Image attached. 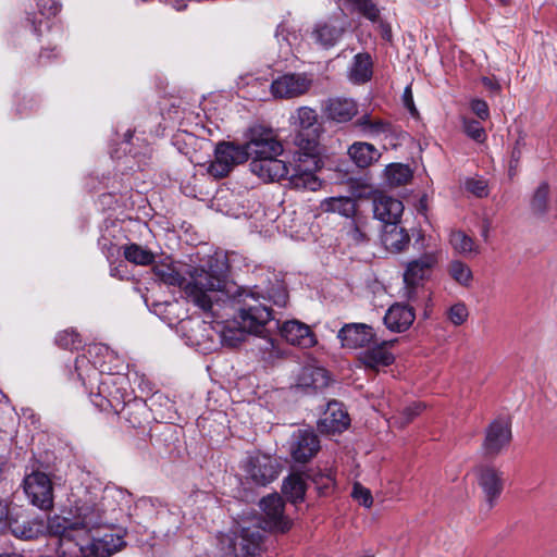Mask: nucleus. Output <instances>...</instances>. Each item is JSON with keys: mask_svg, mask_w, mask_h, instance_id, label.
<instances>
[{"mask_svg": "<svg viewBox=\"0 0 557 557\" xmlns=\"http://www.w3.org/2000/svg\"><path fill=\"white\" fill-rule=\"evenodd\" d=\"M129 495L114 485L103 486L90 474L71 486L67 505L48 519L49 531L58 537V557H110L123 545V535L103 533L122 517Z\"/></svg>", "mask_w": 557, "mask_h": 557, "instance_id": "obj_1", "label": "nucleus"}, {"mask_svg": "<svg viewBox=\"0 0 557 557\" xmlns=\"http://www.w3.org/2000/svg\"><path fill=\"white\" fill-rule=\"evenodd\" d=\"M152 271L160 282L183 288L185 298L202 312L219 314L220 308L230 300L227 263L222 256H210L191 268L188 281L171 261L154 264Z\"/></svg>", "mask_w": 557, "mask_h": 557, "instance_id": "obj_2", "label": "nucleus"}, {"mask_svg": "<svg viewBox=\"0 0 557 557\" xmlns=\"http://www.w3.org/2000/svg\"><path fill=\"white\" fill-rule=\"evenodd\" d=\"M89 356L102 357L90 363L86 356L77 357L75 370L83 385L89 391L91 403L100 410L116 409L115 403L123 398L121 393L125 377L120 375L124 369L123 361L106 345H94L88 349Z\"/></svg>", "mask_w": 557, "mask_h": 557, "instance_id": "obj_3", "label": "nucleus"}, {"mask_svg": "<svg viewBox=\"0 0 557 557\" xmlns=\"http://www.w3.org/2000/svg\"><path fill=\"white\" fill-rule=\"evenodd\" d=\"M318 121L315 110L309 107H300L290 116L292 125L297 128L294 144L297 150L293 157V174L289 185L298 190L315 191L321 187V181L315 175L321 168L318 156V141L312 129Z\"/></svg>", "mask_w": 557, "mask_h": 557, "instance_id": "obj_4", "label": "nucleus"}, {"mask_svg": "<svg viewBox=\"0 0 557 557\" xmlns=\"http://www.w3.org/2000/svg\"><path fill=\"white\" fill-rule=\"evenodd\" d=\"M262 511L261 525L240 524L232 530L231 535H224L221 543H227L235 557H253L263 548L262 530L286 532L292 521L284 513V503L280 495L272 494L260 500Z\"/></svg>", "mask_w": 557, "mask_h": 557, "instance_id": "obj_5", "label": "nucleus"}, {"mask_svg": "<svg viewBox=\"0 0 557 557\" xmlns=\"http://www.w3.org/2000/svg\"><path fill=\"white\" fill-rule=\"evenodd\" d=\"M210 317L211 321L188 320L181 323V330L186 337V345L196 347L203 354L216 349L221 344L235 347L244 341L246 331L236 321H220L221 318Z\"/></svg>", "mask_w": 557, "mask_h": 557, "instance_id": "obj_6", "label": "nucleus"}, {"mask_svg": "<svg viewBox=\"0 0 557 557\" xmlns=\"http://www.w3.org/2000/svg\"><path fill=\"white\" fill-rule=\"evenodd\" d=\"M228 301L219 310V314L212 317L223 318L228 315V309L237 306L236 323L249 334H261L265 324L272 320L271 309L260 300L252 292H240L234 295V286L227 281Z\"/></svg>", "mask_w": 557, "mask_h": 557, "instance_id": "obj_7", "label": "nucleus"}, {"mask_svg": "<svg viewBox=\"0 0 557 557\" xmlns=\"http://www.w3.org/2000/svg\"><path fill=\"white\" fill-rule=\"evenodd\" d=\"M422 247L424 252L410 260L406 264L404 272L405 296L408 299L414 297L416 287L431 276L433 269L442 258L441 246L433 243L431 238L425 242V238L422 236Z\"/></svg>", "mask_w": 557, "mask_h": 557, "instance_id": "obj_8", "label": "nucleus"}, {"mask_svg": "<svg viewBox=\"0 0 557 557\" xmlns=\"http://www.w3.org/2000/svg\"><path fill=\"white\" fill-rule=\"evenodd\" d=\"M246 141L243 145L247 160L261 157L282 154L284 147L276 132L263 125H253L245 133Z\"/></svg>", "mask_w": 557, "mask_h": 557, "instance_id": "obj_9", "label": "nucleus"}, {"mask_svg": "<svg viewBox=\"0 0 557 557\" xmlns=\"http://www.w3.org/2000/svg\"><path fill=\"white\" fill-rule=\"evenodd\" d=\"M247 161L243 145L230 141L219 143L214 149V159L209 162L207 172L214 178L226 176L236 164Z\"/></svg>", "mask_w": 557, "mask_h": 557, "instance_id": "obj_10", "label": "nucleus"}, {"mask_svg": "<svg viewBox=\"0 0 557 557\" xmlns=\"http://www.w3.org/2000/svg\"><path fill=\"white\" fill-rule=\"evenodd\" d=\"M313 84L310 73H284L274 78L270 86L271 95L278 99H293L307 94Z\"/></svg>", "mask_w": 557, "mask_h": 557, "instance_id": "obj_11", "label": "nucleus"}, {"mask_svg": "<svg viewBox=\"0 0 557 557\" xmlns=\"http://www.w3.org/2000/svg\"><path fill=\"white\" fill-rule=\"evenodd\" d=\"M23 488L28 500L36 507L47 510L53 506V487L50 478L40 471L27 474Z\"/></svg>", "mask_w": 557, "mask_h": 557, "instance_id": "obj_12", "label": "nucleus"}, {"mask_svg": "<svg viewBox=\"0 0 557 557\" xmlns=\"http://www.w3.org/2000/svg\"><path fill=\"white\" fill-rule=\"evenodd\" d=\"M244 470L247 479L257 485L265 486L277 478L280 467L273 457L256 453L247 457Z\"/></svg>", "mask_w": 557, "mask_h": 557, "instance_id": "obj_13", "label": "nucleus"}, {"mask_svg": "<svg viewBox=\"0 0 557 557\" xmlns=\"http://www.w3.org/2000/svg\"><path fill=\"white\" fill-rule=\"evenodd\" d=\"M281 154L252 159L249 168L252 174L264 182H277L288 174L287 163L281 160Z\"/></svg>", "mask_w": 557, "mask_h": 557, "instance_id": "obj_14", "label": "nucleus"}, {"mask_svg": "<svg viewBox=\"0 0 557 557\" xmlns=\"http://www.w3.org/2000/svg\"><path fill=\"white\" fill-rule=\"evenodd\" d=\"M319 448V438L311 430H297L290 438L289 451L297 462H307L318 453Z\"/></svg>", "mask_w": 557, "mask_h": 557, "instance_id": "obj_15", "label": "nucleus"}, {"mask_svg": "<svg viewBox=\"0 0 557 557\" xmlns=\"http://www.w3.org/2000/svg\"><path fill=\"white\" fill-rule=\"evenodd\" d=\"M510 441L509 422L505 419H496L486 429L483 450L486 455H497L509 445Z\"/></svg>", "mask_w": 557, "mask_h": 557, "instance_id": "obj_16", "label": "nucleus"}, {"mask_svg": "<svg viewBox=\"0 0 557 557\" xmlns=\"http://www.w3.org/2000/svg\"><path fill=\"white\" fill-rule=\"evenodd\" d=\"M345 33V22L331 17L324 21H319L312 32L311 38L315 44L324 49L334 47L343 37Z\"/></svg>", "mask_w": 557, "mask_h": 557, "instance_id": "obj_17", "label": "nucleus"}, {"mask_svg": "<svg viewBox=\"0 0 557 557\" xmlns=\"http://www.w3.org/2000/svg\"><path fill=\"white\" fill-rule=\"evenodd\" d=\"M343 347L362 348L369 346L375 338L372 326L364 323L345 324L337 334Z\"/></svg>", "mask_w": 557, "mask_h": 557, "instance_id": "obj_18", "label": "nucleus"}, {"mask_svg": "<svg viewBox=\"0 0 557 557\" xmlns=\"http://www.w3.org/2000/svg\"><path fill=\"white\" fill-rule=\"evenodd\" d=\"M280 334L288 344L300 348H311L318 343L310 326L298 320L285 321L280 326Z\"/></svg>", "mask_w": 557, "mask_h": 557, "instance_id": "obj_19", "label": "nucleus"}, {"mask_svg": "<svg viewBox=\"0 0 557 557\" xmlns=\"http://www.w3.org/2000/svg\"><path fill=\"white\" fill-rule=\"evenodd\" d=\"M350 424V419L343 405L333 400L327 404L326 410L318 421V429L321 433H342Z\"/></svg>", "mask_w": 557, "mask_h": 557, "instance_id": "obj_20", "label": "nucleus"}, {"mask_svg": "<svg viewBox=\"0 0 557 557\" xmlns=\"http://www.w3.org/2000/svg\"><path fill=\"white\" fill-rule=\"evenodd\" d=\"M475 472L478 484L483 490L488 507L492 508L503 490L502 474L490 466H481Z\"/></svg>", "mask_w": 557, "mask_h": 557, "instance_id": "obj_21", "label": "nucleus"}, {"mask_svg": "<svg viewBox=\"0 0 557 557\" xmlns=\"http://www.w3.org/2000/svg\"><path fill=\"white\" fill-rule=\"evenodd\" d=\"M404 205L400 200L387 195H379L373 200L374 218L386 225H394L400 221Z\"/></svg>", "mask_w": 557, "mask_h": 557, "instance_id": "obj_22", "label": "nucleus"}, {"mask_svg": "<svg viewBox=\"0 0 557 557\" xmlns=\"http://www.w3.org/2000/svg\"><path fill=\"white\" fill-rule=\"evenodd\" d=\"M414 319L416 314L410 306L396 302L387 309L384 324L389 331L401 333L411 326Z\"/></svg>", "mask_w": 557, "mask_h": 557, "instance_id": "obj_23", "label": "nucleus"}, {"mask_svg": "<svg viewBox=\"0 0 557 557\" xmlns=\"http://www.w3.org/2000/svg\"><path fill=\"white\" fill-rule=\"evenodd\" d=\"M394 341L383 342L364 351L359 356V360L367 367L373 370H379L381 367H387L395 360L394 355L388 350V346L393 345Z\"/></svg>", "mask_w": 557, "mask_h": 557, "instance_id": "obj_24", "label": "nucleus"}, {"mask_svg": "<svg viewBox=\"0 0 557 557\" xmlns=\"http://www.w3.org/2000/svg\"><path fill=\"white\" fill-rule=\"evenodd\" d=\"M329 383V372L324 368L315 366L304 367L296 381L297 386L305 391H319L326 387Z\"/></svg>", "mask_w": 557, "mask_h": 557, "instance_id": "obj_25", "label": "nucleus"}, {"mask_svg": "<svg viewBox=\"0 0 557 557\" xmlns=\"http://www.w3.org/2000/svg\"><path fill=\"white\" fill-rule=\"evenodd\" d=\"M153 313L159 315L165 323H168L170 326L177 324V333L182 335L183 338L186 339V337L183 335V332L181 330V323L183 321L194 320L193 318H185L183 317L185 314L183 306L180 301H165V302H157L153 304Z\"/></svg>", "mask_w": 557, "mask_h": 557, "instance_id": "obj_26", "label": "nucleus"}, {"mask_svg": "<svg viewBox=\"0 0 557 557\" xmlns=\"http://www.w3.org/2000/svg\"><path fill=\"white\" fill-rule=\"evenodd\" d=\"M9 528L12 534L22 540H34L44 534L47 530L53 535L48 529V522L45 523L42 520L28 519V520H14L9 522Z\"/></svg>", "mask_w": 557, "mask_h": 557, "instance_id": "obj_27", "label": "nucleus"}, {"mask_svg": "<svg viewBox=\"0 0 557 557\" xmlns=\"http://www.w3.org/2000/svg\"><path fill=\"white\" fill-rule=\"evenodd\" d=\"M325 113L333 121L348 122L357 114V104L351 99L333 98L327 101Z\"/></svg>", "mask_w": 557, "mask_h": 557, "instance_id": "obj_28", "label": "nucleus"}, {"mask_svg": "<svg viewBox=\"0 0 557 557\" xmlns=\"http://www.w3.org/2000/svg\"><path fill=\"white\" fill-rule=\"evenodd\" d=\"M348 154L351 161L361 169L370 166L381 157L380 151L372 144L364 141L354 143L348 148Z\"/></svg>", "mask_w": 557, "mask_h": 557, "instance_id": "obj_29", "label": "nucleus"}, {"mask_svg": "<svg viewBox=\"0 0 557 557\" xmlns=\"http://www.w3.org/2000/svg\"><path fill=\"white\" fill-rule=\"evenodd\" d=\"M409 242L410 237L405 228L397 226V224L385 226L382 243L387 250L400 252L408 246Z\"/></svg>", "mask_w": 557, "mask_h": 557, "instance_id": "obj_30", "label": "nucleus"}, {"mask_svg": "<svg viewBox=\"0 0 557 557\" xmlns=\"http://www.w3.org/2000/svg\"><path fill=\"white\" fill-rule=\"evenodd\" d=\"M321 210L327 213H338L345 218H351L356 212V202L351 197H330L321 201Z\"/></svg>", "mask_w": 557, "mask_h": 557, "instance_id": "obj_31", "label": "nucleus"}, {"mask_svg": "<svg viewBox=\"0 0 557 557\" xmlns=\"http://www.w3.org/2000/svg\"><path fill=\"white\" fill-rule=\"evenodd\" d=\"M372 76V60L368 53H358L354 57L349 69V79L356 84L368 82Z\"/></svg>", "mask_w": 557, "mask_h": 557, "instance_id": "obj_32", "label": "nucleus"}, {"mask_svg": "<svg viewBox=\"0 0 557 557\" xmlns=\"http://www.w3.org/2000/svg\"><path fill=\"white\" fill-rule=\"evenodd\" d=\"M356 124L366 136L371 138H376L381 135H387L391 133L389 123L381 119H373L369 114L360 116Z\"/></svg>", "mask_w": 557, "mask_h": 557, "instance_id": "obj_33", "label": "nucleus"}, {"mask_svg": "<svg viewBox=\"0 0 557 557\" xmlns=\"http://www.w3.org/2000/svg\"><path fill=\"white\" fill-rule=\"evenodd\" d=\"M282 492L293 504L302 502L306 494V482L299 474H292L284 480Z\"/></svg>", "mask_w": 557, "mask_h": 557, "instance_id": "obj_34", "label": "nucleus"}, {"mask_svg": "<svg viewBox=\"0 0 557 557\" xmlns=\"http://www.w3.org/2000/svg\"><path fill=\"white\" fill-rule=\"evenodd\" d=\"M449 244L456 253L463 257L476 255L479 252V248L474 240L461 231H454L450 233Z\"/></svg>", "mask_w": 557, "mask_h": 557, "instance_id": "obj_35", "label": "nucleus"}, {"mask_svg": "<svg viewBox=\"0 0 557 557\" xmlns=\"http://www.w3.org/2000/svg\"><path fill=\"white\" fill-rule=\"evenodd\" d=\"M123 252L127 261L137 265H148L154 261L153 252L138 244L125 245Z\"/></svg>", "mask_w": 557, "mask_h": 557, "instance_id": "obj_36", "label": "nucleus"}, {"mask_svg": "<svg viewBox=\"0 0 557 557\" xmlns=\"http://www.w3.org/2000/svg\"><path fill=\"white\" fill-rule=\"evenodd\" d=\"M449 276L460 286L469 287L473 281L472 270L460 260H453L448 264Z\"/></svg>", "mask_w": 557, "mask_h": 557, "instance_id": "obj_37", "label": "nucleus"}, {"mask_svg": "<svg viewBox=\"0 0 557 557\" xmlns=\"http://www.w3.org/2000/svg\"><path fill=\"white\" fill-rule=\"evenodd\" d=\"M260 357L268 363H275L286 357V351L274 339L264 337L260 344Z\"/></svg>", "mask_w": 557, "mask_h": 557, "instance_id": "obj_38", "label": "nucleus"}, {"mask_svg": "<svg viewBox=\"0 0 557 557\" xmlns=\"http://www.w3.org/2000/svg\"><path fill=\"white\" fill-rule=\"evenodd\" d=\"M385 176L391 185L400 186L411 180L412 172L408 165L392 163L386 166Z\"/></svg>", "mask_w": 557, "mask_h": 557, "instance_id": "obj_39", "label": "nucleus"}, {"mask_svg": "<svg viewBox=\"0 0 557 557\" xmlns=\"http://www.w3.org/2000/svg\"><path fill=\"white\" fill-rule=\"evenodd\" d=\"M312 482L320 494L326 495L335 485V474L332 469H318L311 473Z\"/></svg>", "mask_w": 557, "mask_h": 557, "instance_id": "obj_40", "label": "nucleus"}, {"mask_svg": "<svg viewBox=\"0 0 557 557\" xmlns=\"http://www.w3.org/2000/svg\"><path fill=\"white\" fill-rule=\"evenodd\" d=\"M549 186L542 182L535 189L531 199V209L536 214H544L547 210Z\"/></svg>", "mask_w": 557, "mask_h": 557, "instance_id": "obj_41", "label": "nucleus"}, {"mask_svg": "<svg viewBox=\"0 0 557 557\" xmlns=\"http://www.w3.org/2000/svg\"><path fill=\"white\" fill-rule=\"evenodd\" d=\"M446 318L454 326L465 324L469 318V310L463 301H457L446 310Z\"/></svg>", "mask_w": 557, "mask_h": 557, "instance_id": "obj_42", "label": "nucleus"}, {"mask_svg": "<svg viewBox=\"0 0 557 557\" xmlns=\"http://www.w3.org/2000/svg\"><path fill=\"white\" fill-rule=\"evenodd\" d=\"M461 124L463 132L469 138L480 144L486 140L485 129L479 121L469 117H461Z\"/></svg>", "mask_w": 557, "mask_h": 557, "instance_id": "obj_43", "label": "nucleus"}, {"mask_svg": "<svg viewBox=\"0 0 557 557\" xmlns=\"http://www.w3.org/2000/svg\"><path fill=\"white\" fill-rule=\"evenodd\" d=\"M423 409L424 406L421 403H412L403 409L399 417L394 418V423L403 428L420 414Z\"/></svg>", "mask_w": 557, "mask_h": 557, "instance_id": "obj_44", "label": "nucleus"}, {"mask_svg": "<svg viewBox=\"0 0 557 557\" xmlns=\"http://www.w3.org/2000/svg\"><path fill=\"white\" fill-rule=\"evenodd\" d=\"M55 343L65 349L76 348L81 344L79 334L74 330H64L57 335Z\"/></svg>", "mask_w": 557, "mask_h": 557, "instance_id": "obj_45", "label": "nucleus"}, {"mask_svg": "<svg viewBox=\"0 0 557 557\" xmlns=\"http://www.w3.org/2000/svg\"><path fill=\"white\" fill-rule=\"evenodd\" d=\"M351 497L359 505H362L366 508H370L373 504V497L369 488L361 485L359 482H356L352 486Z\"/></svg>", "mask_w": 557, "mask_h": 557, "instance_id": "obj_46", "label": "nucleus"}, {"mask_svg": "<svg viewBox=\"0 0 557 557\" xmlns=\"http://www.w3.org/2000/svg\"><path fill=\"white\" fill-rule=\"evenodd\" d=\"M466 189L476 197H485L488 194L487 184L482 178H469L466 181Z\"/></svg>", "mask_w": 557, "mask_h": 557, "instance_id": "obj_47", "label": "nucleus"}, {"mask_svg": "<svg viewBox=\"0 0 557 557\" xmlns=\"http://www.w3.org/2000/svg\"><path fill=\"white\" fill-rule=\"evenodd\" d=\"M470 109L482 121H485L490 117V109L485 100L476 98L472 99L470 101Z\"/></svg>", "mask_w": 557, "mask_h": 557, "instance_id": "obj_48", "label": "nucleus"}, {"mask_svg": "<svg viewBox=\"0 0 557 557\" xmlns=\"http://www.w3.org/2000/svg\"><path fill=\"white\" fill-rule=\"evenodd\" d=\"M37 5L41 15L47 17L55 15L60 10L59 4L54 0H39Z\"/></svg>", "mask_w": 557, "mask_h": 557, "instance_id": "obj_49", "label": "nucleus"}, {"mask_svg": "<svg viewBox=\"0 0 557 557\" xmlns=\"http://www.w3.org/2000/svg\"><path fill=\"white\" fill-rule=\"evenodd\" d=\"M403 102H404V106L408 109V111L410 112L411 115H417L418 114V110L414 106V102H413V96H412V90H411V87L410 86H407L404 90V94H403Z\"/></svg>", "mask_w": 557, "mask_h": 557, "instance_id": "obj_50", "label": "nucleus"}, {"mask_svg": "<svg viewBox=\"0 0 557 557\" xmlns=\"http://www.w3.org/2000/svg\"><path fill=\"white\" fill-rule=\"evenodd\" d=\"M276 39L277 42L280 44V53L277 58L281 61H287L289 59V55L292 54L290 44L285 38H283L281 41L278 35H276Z\"/></svg>", "mask_w": 557, "mask_h": 557, "instance_id": "obj_51", "label": "nucleus"}, {"mask_svg": "<svg viewBox=\"0 0 557 557\" xmlns=\"http://www.w3.org/2000/svg\"><path fill=\"white\" fill-rule=\"evenodd\" d=\"M348 236L355 244H360L366 240V234L356 224L351 225Z\"/></svg>", "mask_w": 557, "mask_h": 557, "instance_id": "obj_52", "label": "nucleus"}, {"mask_svg": "<svg viewBox=\"0 0 557 557\" xmlns=\"http://www.w3.org/2000/svg\"><path fill=\"white\" fill-rule=\"evenodd\" d=\"M272 301L274 305L278 307H285L287 305L288 296L285 289H280L277 293L273 296H271Z\"/></svg>", "mask_w": 557, "mask_h": 557, "instance_id": "obj_53", "label": "nucleus"}, {"mask_svg": "<svg viewBox=\"0 0 557 557\" xmlns=\"http://www.w3.org/2000/svg\"><path fill=\"white\" fill-rule=\"evenodd\" d=\"M8 518V506L3 500H0V521Z\"/></svg>", "mask_w": 557, "mask_h": 557, "instance_id": "obj_54", "label": "nucleus"}, {"mask_svg": "<svg viewBox=\"0 0 557 557\" xmlns=\"http://www.w3.org/2000/svg\"><path fill=\"white\" fill-rule=\"evenodd\" d=\"M0 557H22V556L16 553H7V554H1Z\"/></svg>", "mask_w": 557, "mask_h": 557, "instance_id": "obj_55", "label": "nucleus"}, {"mask_svg": "<svg viewBox=\"0 0 557 557\" xmlns=\"http://www.w3.org/2000/svg\"><path fill=\"white\" fill-rule=\"evenodd\" d=\"M125 137H126V141H128L132 138V133L129 131H127L125 134Z\"/></svg>", "mask_w": 557, "mask_h": 557, "instance_id": "obj_56", "label": "nucleus"}, {"mask_svg": "<svg viewBox=\"0 0 557 557\" xmlns=\"http://www.w3.org/2000/svg\"><path fill=\"white\" fill-rule=\"evenodd\" d=\"M499 1H500L502 3H506V2H507V0H499Z\"/></svg>", "mask_w": 557, "mask_h": 557, "instance_id": "obj_57", "label": "nucleus"}]
</instances>
